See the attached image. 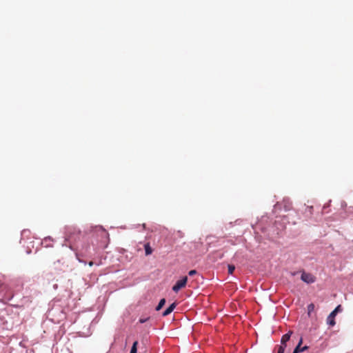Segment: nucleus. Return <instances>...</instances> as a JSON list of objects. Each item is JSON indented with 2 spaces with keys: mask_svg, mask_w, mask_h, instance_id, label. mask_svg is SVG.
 <instances>
[{
  "mask_svg": "<svg viewBox=\"0 0 353 353\" xmlns=\"http://www.w3.org/2000/svg\"><path fill=\"white\" fill-rule=\"evenodd\" d=\"M341 311V305H338L328 316L327 319V323L331 326H334L336 324L334 318L339 312Z\"/></svg>",
  "mask_w": 353,
  "mask_h": 353,
  "instance_id": "obj_1",
  "label": "nucleus"
},
{
  "mask_svg": "<svg viewBox=\"0 0 353 353\" xmlns=\"http://www.w3.org/2000/svg\"><path fill=\"white\" fill-rule=\"evenodd\" d=\"M188 277L185 276L181 280L176 281V284L172 287V290L175 292H179L181 288L186 285Z\"/></svg>",
  "mask_w": 353,
  "mask_h": 353,
  "instance_id": "obj_2",
  "label": "nucleus"
},
{
  "mask_svg": "<svg viewBox=\"0 0 353 353\" xmlns=\"http://www.w3.org/2000/svg\"><path fill=\"white\" fill-rule=\"evenodd\" d=\"M301 280L308 284L313 283L316 281V278L310 273L303 272L301 276Z\"/></svg>",
  "mask_w": 353,
  "mask_h": 353,
  "instance_id": "obj_3",
  "label": "nucleus"
},
{
  "mask_svg": "<svg viewBox=\"0 0 353 353\" xmlns=\"http://www.w3.org/2000/svg\"><path fill=\"white\" fill-rule=\"evenodd\" d=\"M292 334V331H289L288 333L283 335L281 340V345L286 346V343L290 340Z\"/></svg>",
  "mask_w": 353,
  "mask_h": 353,
  "instance_id": "obj_4",
  "label": "nucleus"
},
{
  "mask_svg": "<svg viewBox=\"0 0 353 353\" xmlns=\"http://www.w3.org/2000/svg\"><path fill=\"white\" fill-rule=\"evenodd\" d=\"M302 342H303V339H301L299 342V344L296 345V347L294 350L293 353H299V352H303L304 350L307 349V346H304V347H301Z\"/></svg>",
  "mask_w": 353,
  "mask_h": 353,
  "instance_id": "obj_5",
  "label": "nucleus"
},
{
  "mask_svg": "<svg viewBox=\"0 0 353 353\" xmlns=\"http://www.w3.org/2000/svg\"><path fill=\"white\" fill-rule=\"evenodd\" d=\"M176 303H172L163 312V316H166L168 315H169L174 310V308L176 307Z\"/></svg>",
  "mask_w": 353,
  "mask_h": 353,
  "instance_id": "obj_6",
  "label": "nucleus"
},
{
  "mask_svg": "<svg viewBox=\"0 0 353 353\" xmlns=\"http://www.w3.org/2000/svg\"><path fill=\"white\" fill-rule=\"evenodd\" d=\"M144 249H145V252L146 256L151 254L153 252V250L151 248L150 243H146L144 245Z\"/></svg>",
  "mask_w": 353,
  "mask_h": 353,
  "instance_id": "obj_7",
  "label": "nucleus"
},
{
  "mask_svg": "<svg viewBox=\"0 0 353 353\" xmlns=\"http://www.w3.org/2000/svg\"><path fill=\"white\" fill-rule=\"evenodd\" d=\"M315 305L314 303H310L307 305V314L309 316H311V313L314 310Z\"/></svg>",
  "mask_w": 353,
  "mask_h": 353,
  "instance_id": "obj_8",
  "label": "nucleus"
},
{
  "mask_svg": "<svg viewBox=\"0 0 353 353\" xmlns=\"http://www.w3.org/2000/svg\"><path fill=\"white\" fill-rule=\"evenodd\" d=\"M165 303V299H161L158 305L156 307V310L159 311L163 307Z\"/></svg>",
  "mask_w": 353,
  "mask_h": 353,
  "instance_id": "obj_9",
  "label": "nucleus"
},
{
  "mask_svg": "<svg viewBox=\"0 0 353 353\" xmlns=\"http://www.w3.org/2000/svg\"><path fill=\"white\" fill-rule=\"evenodd\" d=\"M137 345H138V341H134L132 346L130 353H137Z\"/></svg>",
  "mask_w": 353,
  "mask_h": 353,
  "instance_id": "obj_10",
  "label": "nucleus"
},
{
  "mask_svg": "<svg viewBox=\"0 0 353 353\" xmlns=\"http://www.w3.org/2000/svg\"><path fill=\"white\" fill-rule=\"evenodd\" d=\"M228 273L230 274H232L235 270V266L234 265L230 264V265H228Z\"/></svg>",
  "mask_w": 353,
  "mask_h": 353,
  "instance_id": "obj_11",
  "label": "nucleus"
},
{
  "mask_svg": "<svg viewBox=\"0 0 353 353\" xmlns=\"http://www.w3.org/2000/svg\"><path fill=\"white\" fill-rule=\"evenodd\" d=\"M286 346L284 345H280L279 347L278 352L277 353H284L285 348Z\"/></svg>",
  "mask_w": 353,
  "mask_h": 353,
  "instance_id": "obj_12",
  "label": "nucleus"
},
{
  "mask_svg": "<svg viewBox=\"0 0 353 353\" xmlns=\"http://www.w3.org/2000/svg\"><path fill=\"white\" fill-rule=\"evenodd\" d=\"M196 271L195 270H192L188 272L189 276H194L196 274Z\"/></svg>",
  "mask_w": 353,
  "mask_h": 353,
  "instance_id": "obj_13",
  "label": "nucleus"
},
{
  "mask_svg": "<svg viewBox=\"0 0 353 353\" xmlns=\"http://www.w3.org/2000/svg\"><path fill=\"white\" fill-rule=\"evenodd\" d=\"M147 320H148V319H142V318H141V319H139V323H143L146 322V321H147Z\"/></svg>",
  "mask_w": 353,
  "mask_h": 353,
  "instance_id": "obj_14",
  "label": "nucleus"
},
{
  "mask_svg": "<svg viewBox=\"0 0 353 353\" xmlns=\"http://www.w3.org/2000/svg\"><path fill=\"white\" fill-rule=\"evenodd\" d=\"M89 265H90V266H92V265H93V262H92V261H90V262L89 263Z\"/></svg>",
  "mask_w": 353,
  "mask_h": 353,
  "instance_id": "obj_15",
  "label": "nucleus"
}]
</instances>
